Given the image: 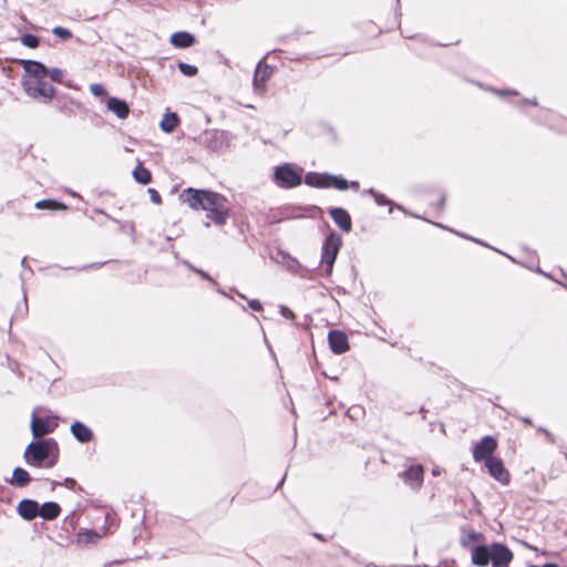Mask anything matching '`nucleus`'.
I'll use <instances>...</instances> for the list:
<instances>
[{
  "instance_id": "nucleus-44",
  "label": "nucleus",
  "mask_w": 567,
  "mask_h": 567,
  "mask_svg": "<svg viewBox=\"0 0 567 567\" xmlns=\"http://www.w3.org/2000/svg\"><path fill=\"white\" fill-rule=\"evenodd\" d=\"M183 265H184L185 267H187V268H188L190 271H193V272H195V271H196V269H197V267H195L194 265H192V264H190V262H188L187 260H184V261H183Z\"/></svg>"
},
{
  "instance_id": "nucleus-3",
  "label": "nucleus",
  "mask_w": 567,
  "mask_h": 567,
  "mask_svg": "<svg viewBox=\"0 0 567 567\" xmlns=\"http://www.w3.org/2000/svg\"><path fill=\"white\" fill-rule=\"evenodd\" d=\"M53 451H58V443L53 439L32 441L23 453L25 463L35 467H52L56 460H49Z\"/></svg>"
},
{
  "instance_id": "nucleus-56",
  "label": "nucleus",
  "mask_w": 567,
  "mask_h": 567,
  "mask_svg": "<svg viewBox=\"0 0 567 567\" xmlns=\"http://www.w3.org/2000/svg\"><path fill=\"white\" fill-rule=\"evenodd\" d=\"M285 477L279 482L278 486L282 485Z\"/></svg>"
},
{
  "instance_id": "nucleus-51",
  "label": "nucleus",
  "mask_w": 567,
  "mask_h": 567,
  "mask_svg": "<svg viewBox=\"0 0 567 567\" xmlns=\"http://www.w3.org/2000/svg\"><path fill=\"white\" fill-rule=\"evenodd\" d=\"M432 474H433L434 476L440 475V470H439V468H434V470L432 471Z\"/></svg>"
},
{
  "instance_id": "nucleus-46",
  "label": "nucleus",
  "mask_w": 567,
  "mask_h": 567,
  "mask_svg": "<svg viewBox=\"0 0 567 567\" xmlns=\"http://www.w3.org/2000/svg\"><path fill=\"white\" fill-rule=\"evenodd\" d=\"M94 213H96V214H102V215H104L105 217H107L109 219H111V217H110V216H109L104 210H102V209H100V208H95V209H94ZM112 220H114V221H116V223H117V220H116V219H114V218H112Z\"/></svg>"
},
{
  "instance_id": "nucleus-31",
  "label": "nucleus",
  "mask_w": 567,
  "mask_h": 567,
  "mask_svg": "<svg viewBox=\"0 0 567 567\" xmlns=\"http://www.w3.org/2000/svg\"><path fill=\"white\" fill-rule=\"evenodd\" d=\"M480 537H481V534H478L474 530H471L467 534L462 536L461 543L464 547H467V546L478 542Z\"/></svg>"
},
{
  "instance_id": "nucleus-25",
  "label": "nucleus",
  "mask_w": 567,
  "mask_h": 567,
  "mask_svg": "<svg viewBox=\"0 0 567 567\" xmlns=\"http://www.w3.org/2000/svg\"><path fill=\"white\" fill-rule=\"evenodd\" d=\"M284 264L290 272L299 275L300 277H306V268L295 257L285 255Z\"/></svg>"
},
{
  "instance_id": "nucleus-37",
  "label": "nucleus",
  "mask_w": 567,
  "mask_h": 567,
  "mask_svg": "<svg viewBox=\"0 0 567 567\" xmlns=\"http://www.w3.org/2000/svg\"><path fill=\"white\" fill-rule=\"evenodd\" d=\"M147 193L150 194V198H151V200L154 204H161L162 203V197H161L159 193L156 189L148 188Z\"/></svg>"
},
{
  "instance_id": "nucleus-15",
  "label": "nucleus",
  "mask_w": 567,
  "mask_h": 567,
  "mask_svg": "<svg viewBox=\"0 0 567 567\" xmlns=\"http://www.w3.org/2000/svg\"><path fill=\"white\" fill-rule=\"evenodd\" d=\"M70 432L82 444L91 442L94 436L93 431L81 421H74L70 426Z\"/></svg>"
},
{
  "instance_id": "nucleus-26",
  "label": "nucleus",
  "mask_w": 567,
  "mask_h": 567,
  "mask_svg": "<svg viewBox=\"0 0 567 567\" xmlns=\"http://www.w3.org/2000/svg\"><path fill=\"white\" fill-rule=\"evenodd\" d=\"M31 481L30 474L22 467H16L12 473L11 484L24 487Z\"/></svg>"
},
{
  "instance_id": "nucleus-54",
  "label": "nucleus",
  "mask_w": 567,
  "mask_h": 567,
  "mask_svg": "<svg viewBox=\"0 0 567 567\" xmlns=\"http://www.w3.org/2000/svg\"><path fill=\"white\" fill-rule=\"evenodd\" d=\"M21 265H22V266H24V265H25V257H24V258H22V260H21Z\"/></svg>"
},
{
  "instance_id": "nucleus-32",
  "label": "nucleus",
  "mask_w": 567,
  "mask_h": 567,
  "mask_svg": "<svg viewBox=\"0 0 567 567\" xmlns=\"http://www.w3.org/2000/svg\"><path fill=\"white\" fill-rule=\"evenodd\" d=\"M178 70L186 76H195L198 73L197 66L185 62L178 63Z\"/></svg>"
},
{
  "instance_id": "nucleus-35",
  "label": "nucleus",
  "mask_w": 567,
  "mask_h": 567,
  "mask_svg": "<svg viewBox=\"0 0 567 567\" xmlns=\"http://www.w3.org/2000/svg\"><path fill=\"white\" fill-rule=\"evenodd\" d=\"M90 92L96 97H104L107 95L106 90L100 83H93L90 85Z\"/></svg>"
},
{
  "instance_id": "nucleus-6",
  "label": "nucleus",
  "mask_w": 567,
  "mask_h": 567,
  "mask_svg": "<svg viewBox=\"0 0 567 567\" xmlns=\"http://www.w3.org/2000/svg\"><path fill=\"white\" fill-rule=\"evenodd\" d=\"M25 93L32 99H41L44 103L50 102L54 95V87L44 79H28L23 81Z\"/></svg>"
},
{
  "instance_id": "nucleus-36",
  "label": "nucleus",
  "mask_w": 567,
  "mask_h": 567,
  "mask_svg": "<svg viewBox=\"0 0 567 567\" xmlns=\"http://www.w3.org/2000/svg\"><path fill=\"white\" fill-rule=\"evenodd\" d=\"M48 75H50L53 82H61L63 79V71L61 69L53 68L49 70Z\"/></svg>"
},
{
  "instance_id": "nucleus-17",
  "label": "nucleus",
  "mask_w": 567,
  "mask_h": 567,
  "mask_svg": "<svg viewBox=\"0 0 567 567\" xmlns=\"http://www.w3.org/2000/svg\"><path fill=\"white\" fill-rule=\"evenodd\" d=\"M330 174L309 172L305 176V183L310 187L329 188Z\"/></svg>"
},
{
  "instance_id": "nucleus-21",
  "label": "nucleus",
  "mask_w": 567,
  "mask_h": 567,
  "mask_svg": "<svg viewBox=\"0 0 567 567\" xmlns=\"http://www.w3.org/2000/svg\"><path fill=\"white\" fill-rule=\"evenodd\" d=\"M491 560V549L484 545H477L472 550V561L477 566H485Z\"/></svg>"
},
{
  "instance_id": "nucleus-10",
  "label": "nucleus",
  "mask_w": 567,
  "mask_h": 567,
  "mask_svg": "<svg viewBox=\"0 0 567 567\" xmlns=\"http://www.w3.org/2000/svg\"><path fill=\"white\" fill-rule=\"evenodd\" d=\"M513 559V553L501 543H494L491 547V561L493 567H508Z\"/></svg>"
},
{
  "instance_id": "nucleus-9",
  "label": "nucleus",
  "mask_w": 567,
  "mask_h": 567,
  "mask_svg": "<svg viewBox=\"0 0 567 567\" xmlns=\"http://www.w3.org/2000/svg\"><path fill=\"white\" fill-rule=\"evenodd\" d=\"M58 426L55 420L50 417H39L35 415V412L32 414L31 420V432L34 437H42L48 435L54 431Z\"/></svg>"
},
{
  "instance_id": "nucleus-28",
  "label": "nucleus",
  "mask_w": 567,
  "mask_h": 567,
  "mask_svg": "<svg viewBox=\"0 0 567 567\" xmlns=\"http://www.w3.org/2000/svg\"><path fill=\"white\" fill-rule=\"evenodd\" d=\"M133 177L138 184L142 185H147L152 182L151 172L143 166L135 167V169L133 171Z\"/></svg>"
},
{
  "instance_id": "nucleus-53",
  "label": "nucleus",
  "mask_w": 567,
  "mask_h": 567,
  "mask_svg": "<svg viewBox=\"0 0 567 567\" xmlns=\"http://www.w3.org/2000/svg\"><path fill=\"white\" fill-rule=\"evenodd\" d=\"M437 227H441V228H444V229H449L447 227L445 226H442L441 224H435Z\"/></svg>"
},
{
  "instance_id": "nucleus-29",
  "label": "nucleus",
  "mask_w": 567,
  "mask_h": 567,
  "mask_svg": "<svg viewBox=\"0 0 567 567\" xmlns=\"http://www.w3.org/2000/svg\"><path fill=\"white\" fill-rule=\"evenodd\" d=\"M20 42L27 48L35 49L40 44V39L34 34L25 33L20 37Z\"/></svg>"
},
{
  "instance_id": "nucleus-43",
  "label": "nucleus",
  "mask_w": 567,
  "mask_h": 567,
  "mask_svg": "<svg viewBox=\"0 0 567 567\" xmlns=\"http://www.w3.org/2000/svg\"><path fill=\"white\" fill-rule=\"evenodd\" d=\"M527 104H530V105H534V106H535V105H537V101H536V99H533V100L524 99V100L522 101V105H527Z\"/></svg>"
},
{
  "instance_id": "nucleus-13",
  "label": "nucleus",
  "mask_w": 567,
  "mask_h": 567,
  "mask_svg": "<svg viewBox=\"0 0 567 567\" xmlns=\"http://www.w3.org/2000/svg\"><path fill=\"white\" fill-rule=\"evenodd\" d=\"M330 349L336 354H342L349 349L348 337L340 330H331L328 334Z\"/></svg>"
},
{
  "instance_id": "nucleus-5",
  "label": "nucleus",
  "mask_w": 567,
  "mask_h": 567,
  "mask_svg": "<svg viewBox=\"0 0 567 567\" xmlns=\"http://www.w3.org/2000/svg\"><path fill=\"white\" fill-rule=\"evenodd\" d=\"M274 182L278 187L289 189L299 186L302 183V176L292 164L285 163L275 168Z\"/></svg>"
},
{
  "instance_id": "nucleus-4",
  "label": "nucleus",
  "mask_w": 567,
  "mask_h": 567,
  "mask_svg": "<svg viewBox=\"0 0 567 567\" xmlns=\"http://www.w3.org/2000/svg\"><path fill=\"white\" fill-rule=\"evenodd\" d=\"M342 246V238L336 231H331L324 239L321 248V264L324 265V276H330L334 261Z\"/></svg>"
},
{
  "instance_id": "nucleus-48",
  "label": "nucleus",
  "mask_w": 567,
  "mask_h": 567,
  "mask_svg": "<svg viewBox=\"0 0 567 567\" xmlns=\"http://www.w3.org/2000/svg\"><path fill=\"white\" fill-rule=\"evenodd\" d=\"M445 204V196H442L440 199L439 208L442 210Z\"/></svg>"
},
{
  "instance_id": "nucleus-41",
  "label": "nucleus",
  "mask_w": 567,
  "mask_h": 567,
  "mask_svg": "<svg viewBox=\"0 0 567 567\" xmlns=\"http://www.w3.org/2000/svg\"><path fill=\"white\" fill-rule=\"evenodd\" d=\"M75 484H76V482L73 478H65L64 483H63V485L69 488H73Z\"/></svg>"
},
{
  "instance_id": "nucleus-2",
  "label": "nucleus",
  "mask_w": 567,
  "mask_h": 567,
  "mask_svg": "<svg viewBox=\"0 0 567 567\" xmlns=\"http://www.w3.org/2000/svg\"><path fill=\"white\" fill-rule=\"evenodd\" d=\"M179 199L194 210H206L207 217L217 226L225 225L229 216L228 200L219 193L188 187L181 193Z\"/></svg>"
},
{
  "instance_id": "nucleus-39",
  "label": "nucleus",
  "mask_w": 567,
  "mask_h": 567,
  "mask_svg": "<svg viewBox=\"0 0 567 567\" xmlns=\"http://www.w3.org/2000/svg\"><path fill=\"white\" fill-rule=\"evenodd\" d=\"M248 306L254 311H261L262 310V305L260 303L259 300H256V299L249 300L248 301Z\"/></svg>"
},
{
  "instance_id": "nucleus-45",
  "label": "nucleus",
  "mask_w": 567,
  "mask_h": 567,
  "mask_svg": "<svg viewBox=\"0 0 567 567\" xmlns=\"http://www.w3.org/2000/svg\"><path fill=\"white\" fill-rule=\"evenodd\" d=\"M102 265H104V262L91 264V265L84 266L82 268V270H85V269H89V268H97V267H101Z\"/></svg>"
},
{
  "instance_id": "nucleus-20",
  "label": "nucleus",
  "mask_w": 567,
  "mask_h": 567,
  "mask_svg": "<svg viewBox=\"0 0 567 567\" xmlns=\"http://www.w3.org/2000/svg\"><path fill=\"white\" fill-rule=\"evenodd\" d=\"M107 109L122 120L126 118L130 113L128 104L124 100L117 97H110L107 100Z\"/></svg>"
},
{
  "instance_id": "nucleus-33",
  "label": "nucleus",
  "mask_w": 567,
  "mask_h": 567,
  "mask_svg": "<svg viewBox=\"0 0 567 567\" xmlns=\"http://www.w3.org/2000/svg\"><path fill=\"white\" fill-rule=\"evenodd\" d=\"M52 33L62 41H68L72 38V32L63 27H54Z\"/></svg>"
},
{
  "instance_id": "nucleus-40",
  "label": "nucleus",
  "mask_w": 567,
  "mask_h": 567,
  "mask_svg": "<svg viewBox=\"0 0 567 567\" xmlns=\"http://www.w3.org/2000/svg\"><path fill=\"white\" fill-rule=\"evenodd\" d=\"M195 274H198L202 278H204V279H206V280L210 281V282H212V284H214V285H217V284H216V281H215V280H214V279H213V278H212V277H210L206 271H204V270H202V269L197 268V269H196V271H195Z\"/></svg>"
},
{
  "instance_id": "nucleus-23",
  "label": "nucleus",
  "mask_w": 567,
  "mask_h": 567,
  "mask_svg": "<svg viewBox=\"0 0 567 567\" xmlns=\"http://www.w3.org/2000/svg\"><path fill=\"white\" fill-rule=\"evenodd\" d=\"M61 513V507L55 502H45L40 506L39 516L52 520L55 519Z\"/></svg>"
},
{
  "instance_id": "nucleus-8",
  "label": "nucleus",
  "mask_w": 567,
  "mask_h": 567,
  "mask_svg": "<svg viewBox=\"0 0 567 567\" xmlns=\"http://www.w3.org/2000/svg\"><path fill=\"white\" fill-rule=\"evenodd\" d=\"M400 477L413 491H419L423 485L424 467L421 464L410 465Z\"/></svg>"
},
{
  "instance_id": "nucleus-1",
  "label": "nucleus",
  "mask_w": 567,
  "mask_h": 567,
  "mask_svg": "<svg viewBox=\"0 0 567 567\" xmlns=\"http://www.w3.org/2000/svg\"><path fill=\"white\" fill-rule=\"evenodd\" d=\"M179 199L194 210H206L207 217L217 226L225 225L229 216L228 200L219 193L188 187L181 193Z\"/></svg>"
},
{
  "instance_id": "nucleus-24",
  "label": "nucleus",
  "mask_w": 567,
  "mask_h": 567,
  "mask_svg": "<svg viewBox=\"0 0 567 567\" xmlns=\"http://www.w3.org/2000/svg\"><path fill=\"white\" fill-rule=\"evenodd\" d=\"M178 124H179L178 115L176 113L168 112V113L164 114V116L159 123V127L163 132L171 133L177 127Z\"/></svg>"
},
{
  "instance_id": "nucleus-38",
  "label": "nucleus",
  "mask_w": 567,
  "mask_h": 567,
  "mask_svg": "<svg viewBox=\"0 0 567 567\" xmlns=\"http://www.w3.org/2000/svg\"><path fill=\"white\" fill-rule=\"evenodd\" d=\"M280 313H281L282 317H285L288 320H293L295 319V313L292 312L291 309H289L286 306H280Z\"/></svg>"
},
{
  "instance_id": "nucleus-47",
  "label": "nucleus",
  "mask_w": 567,
  "mask_h": 567,
  "mask_svg": "<svg viewBox=\"0 0 567 567\" xmlns=\"http://www.w3.org/2000/svg\"><path fill=\"white\" fill-rule=\"evenodd\" d=\"M349 188L358 190L359 189V183L358 182H349Z\"/></svg>"
},
{
  "instance_id": "nucleus-14",
  "label": "nucleus",
  "mask_w": 567,
  "mask_h": 567,
  "mask_svg": "<svg viewBox=\"0 0 567 567\" xmlns=\"http://www.w3.org/2000/svg\"><path fill=\"white\" fill-rule=\"evenodd\" d=\"M20 65L31 76L30 79H45L48 76V68L35 60H20Z\"/></svg>"
},
{
  "instance_id": "nucleus-22",
  "label": "nucleus",
  "mask_w": 567,
  "mask_h": 567,
  "mask_svg": "<svg viewBox=\"0 0 567 567\" xmlns=\"http://www.w3.org/2000/svg\"><path fill=\"white\" fill-rule=\"evenodd\" d=\"M103 537V534L93 529L80 530L76 535V543L82 546L96 544L99 539Z\"/></svg>"
},
{
  "instance_id": "nucleus-16",
  "label": "nucleus",
  "mask_w": 567,
  "mask_h": 567,
  "mask_svg": "<svg viewBox=\"0 0 567 567\" xmlns=\"http://www.w3.org/2000/svg\"><path fill=\"white\" fill-rule=\"evenodd\" d=\"M39 512L40 505L33 499L24 498L18 504L19 515L27 520H31L39 516Z\"/></svg>"
},
{
  "instance_id": "nucleus-50",
  "label": "nucleus",
  "mask_w": 567,
  "mask_h": 567,
  "mask_svg": "<svg viewBox=\"0 0 567 567\" xmlns=\"http://www.w3.org/2000/svg\"><path fill=\"white\" fill-rule=\"evenodd\" d=\"M461 236H462V237H464V238H467V236H465V235H461ZM468 239H471V240L475 241L476 244L484 245L482 241H480V240H477V239H474V238H471V237H468Z\"/></svg>"
},
{
  "instance_id": "nucleus-42",
  "label": "nucleus",
  "mask_w": 567,
  "mask_h": 567,
  "mask_svg": "<svg viewBox=\"0 0 567 567\" xmlns=\"http://www.w3.org/2000/svg\"><path fill=\"white\" fill-rule=\"evenodd\" d=\"M497 95L505 96L508 94H517L515 91H501V90H493Z\"/></svg>"
},
{
  "instance_id": "nucleus-55",
  "label": "nucleus",
  "mask_w": 567,
  "mask_h": 567,
  "mask_svg": "<svg viewBox=\"0 0 567 567\" xmlns=\"http://www.w3.org/2000/svg\"><path fill=\"white\" fill-rule=\"evenodd\" d=\"M238 296H239L241 299H246L245 295H243V293H239V292H238Z\"/></svg>"
},
{
  "instance_id": "nucleus-49",
  "label": "nucleus",
  "mask_w": 567,
  "mask_h": 567,
  "mask_svg": "<svg viewBox=\"0 0 567 567\" xmlns=\"http://www.w3.org/2000/svg\"><path fill=\"white\" fill-rule=\"evenodd\" d=\"M217 292L225 297H228L229 299H233V297L228 296L221 288H217Z\"/></svg>"
},
{
  "instance_id": "nucleus-11",
  "label": "nucleus",
  "mask_w": 567,
  "mask_h": 567,
  "mask_svg": "<svg viewBox=\"0 0 567 567\" xmlns=\"http://www.w3.org/2000/svg\"><path fill=\"white\" fill-rule=\"evenodd\" d=\"M485 466L493 478H495L503 485H507L509 483V473L505 468L504 463L501 458H487L485 462Z\"/></svg>"
},
{
  "instance_id": "nucleus-30",
  "label": "nucleus",
  "mask_w": 567,
  "mask_h": 567,
  "mask_svg": "<svg viewBox=\"0 0 567 567\" xmlns=\"http://www.w3.org/2000/svg\"><path fill=\"white\" fill-rule=\"evenodd\" d=\"M329 187H334L339 190H346L349 188V182L341 176L330 174Z\"/></svg>"
},
{
  "instance_id": "nucleus-18",
  "label": "nucleus",
  "mask_w": 567,
  "mask_h": 567,
  "mask_svg": "<svg viewBox=\"0 0 567 567\" xmlns=\"http://www.w3.org/2000/svg\"><path fill=\"white\" fill-rule=\"evenodd\" d=\"M169 42L175 48L186 49L196 42V38L186 31H178L171 35Z\"/></svg>"
},
{
  "instance_id": "nucleus-34",
  "label": "nucleus",
  "mask_w": 567,
  "mask_h": 567,
  "mask_svg": "<svg viewBox=\"0 0 567 567\" xmlns=\"http://www.w3.org/2000/svg\"><path fill=\"white\" fill-rule=\"evenodd\" d=\"M368 194L372 195L375 203L380 206L391 205L392 202L385 197V195L377 193L373 188L367 190Z\"/></svg>"
},
{
  "instance_id": "nucleus-12",
  "label": "nucleus",
  "mask_w": 567,
  "mask_h": 567,
  "mask_svg": "<svg viewBox=\"0 0 567 567\" xmlns=\"http://www.w3.org/2000/svg\"><path fill=\"white\" fill-rule=\"evenodd\" d=\"M329 215L334 224L344 233H350L352 229V221L350 214L341 207L329 208Z\"/></svg>"
},
{
  "instance_id": "nucleus-7",
  "label": "nucleus",
  "mask_w": 567,
  "mask_h": 567,
  "mask_svg": "<svg viewBox=\"0 0 567 567\" xmlns=\"http://www.w3.org/2000/svg\"><path fill=\"white\" fill-rule=\"evenodd\" d=\"M497 447L496 440L491 436L486 435L483 439H481L480 442H477L473 447V458L475 462L484 461L486 462L487 458H493V453Z\"/></svg>"
},
{
  "instance_id": "nucleus-19",
  "label": "nucleus",
  "mask_w": 567,
  "mask_h": 567,
  "mask_svg": "<svg viewBox=\"0 0 567 567\" xmlns=\"http://www.w3.org/2000/svg\"><path fill=\"white\" fill-rule=\"evenodd\" d=\"M270 75H271L270 68L267 64H264L262 61H259L256 66L254 80H252V84H254L255 89L256 90L262 89L265 83L270 78Z\"/></svg>"
},
{
  "instance_id": "nucleus-52",
  "label": "nucleus",
  "mask_w": 567,
  "mask_h": 567,
  "mask_svg": "<svg viewBox=\"0 0 567 567\" xmlns=\"http://www.w3.org/2000/svg\"><path fill=\"white\" fill-rule=\"evenodd\" d=\"M342 554H343L344 556H349V551H348L347 549H342Z\"/></svg>"
},
{
  "instance_id": "nucleus-27",
  "label": "nucleus",
  "mask_w": 567,
  "mask_h": 567,
  "mask_svg": "<svg viewBox=\"0 0 567 567\" xmlns=\"http://www.w3.org/2000/svg\"><path fill=\"white\" fill-rule=\"evenodd\" d=\"M35 208L48 210H65L68 206L55 199H42L35 203Z\"/></svg>"
}]
</instances>
